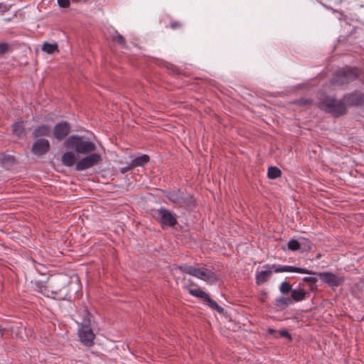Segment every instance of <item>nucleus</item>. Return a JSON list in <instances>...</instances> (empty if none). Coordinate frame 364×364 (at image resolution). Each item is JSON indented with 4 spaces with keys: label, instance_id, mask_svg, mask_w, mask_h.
Here are the masks:
<instances>
[{
    "label": "nucleus",
    "instance_id": "obj_10",
    "mask_svg": "<svg viewBox=\"0 0 364 364\" xmlns=\"http://www.w3.org/2000/svg\"><path fill=\"white\" fill-rule=\"evenodd\" d=\"M313 274L317 275L323 283L326 284L331 288L338 287L340 285H341L345 281L344 277L336 275L330 272H313Z\"/></svg>",
    "mask_w": 364,
    "mask_h": 364
},
{
    "label": "nucleus",
    "instance_id": "obj_17",
    "mask_svg": "<svg viewBox=\"0 0 364 364\" xmlns=\"http://www.w3.org/2000/svg\"><path fill=\"white\" fill-rule=\"evenodd\" d=\"M75 154L76 153L73 150L65 152L61 156L62 164L67 167H71L75 164L76 165L77 161Z\"/></svg>",
    "mask_w": 364,
    "mask_h": 364
},
{
    "label": "nucleus",
    "instance_id": "obj_31",
    "mask_svg": "<svg viewBox=\"0 0 364 364\" xmlns=\"http://www.w3.org/2000/svg\"><path fill=\"white\" fill-rule=\"evenodd\" d=\"M9 48L7 43H0V55L6 53L9 50Z\"/></svg>",
    "mask_w": 364,
    "mask_h": 364
},
{
    "label": "nucleus",
    "instance_id": "obj_18",
    "mask_svg": "<svg viewBox=\"0 0 364 364\" xmlns=\"http://www.w3.org/2000/svg\"><path fill=\"white\" fill-rule=\"evenodd\" d=\"M272 271L265 270L257 272L255 276L256 284L261 285L269 280Z\"/></svg>",
    "mask_w": 364,
    "mask_h": 364
},
{
    "label": "nucleus",
    "instance_id": "obj_30",
    "mask_svg": "<svg viewBox=\"0 0 364 364\" xmlns=\"http://www.w3.org/2000/svg\"><path fill=\"white\" fill-rule=\"evenodd\" d=\"M278 337H284L289 339V341L292 340L291 334L287 330H282L277 332Z\"/></svg>",
    "mask_w": 364,
    "mask_h": 364
},
{
    "label": "nucleus",
    "instance_id": "obj_11",
    "mask_svg": "<svg viewBox=\"0 0 364 364\" xmlns=\"http://www.w3.org/2000/svg\"><path fill=\"white\" fill-rule=\"evenodd\" d=\"M342 100L346 107L364 106V92L355 90L344 95Z\"/></svg>",
    "mask_w": 364,
    "mask_h": 364
},
{
    "label": "nucleus",
    "instance_id": "obj_12",
    "mask_svg": "<svg viewBox=\"0 0 364 364\" xmlns=\"http://www.w3.org/2000/svg\"><path fill=\"white\" fill-rule=\"evenodd\" d=\"M158 221L161 227H173L177 224L176 216L168 209L161 208L157 210Z\"/></svg>",
    "mask_w": 364,
    "mask_h": 364
},
{
    "label": "nucleus",
    "instance_id": "obj_23",
    "mask_svg": "<svg viewBox=\"0 0 364 364\" xmlns=\"http://www.w3.org/2000/svg\"><path fill=\"white\" fill-rule=\"evenodd\" d=\"M42 50L48 54H53L58 52V46L57 43H44L42 46Z\"/></svg>",
    "mask_w": 364,
    "mask_h": 364
},
{
    "label": "nucleus",
    "instance_id": "obj_26",
    "mask_svg": "<svg viewBox=\"0 0 364 364\" xmlns=\"http://www.w3.org/2000/svg\"><path fill=\"white\" fill-rule=\"evenodd\" d=\"M112 41L117 42L120 46L122 48L127 47V43L125 38L119 33L117 31H115V36L112 37Z\"/></svg>",
    "mask_w": 364,
    "mask_h": 364
},
{
    "label": "nucleus",
    "instance_id": "obj_37",
    "mask_svg": "<svg viewBox=\"0 0 364 364\" xmlns=\"http://www.w3.org/2000/svg\"><path fill=\"white\" fill-rule=\"evenodd\" d=\"M267 333H268V334H269V335H274V336L275 338H278L277 331H276V330H274V329H273V328H269L267 329Z\"/></svg>",
    "mask_w": 364,
    "mask_h": 364
},
{
    "label": "nucleus",
    "instance_id": "obj_19",
    "mask_svg": "<svg viewBox=\"0 0 364 364\" xmlns=\"http://www.w3.org/2000/svg\"><path fill=\"white\" fill-rule=\"evenodd\" d=\"M15 159L13 156L0 154V164L2 167L9 168L14 165Z\"/></svg>",
    "mask_w": 364,
    "mask_h": 364
},
{
    "label": "nucleus",
    "instance_id": "obj_5",
    "mask_svg": "<svg viewBox=\"0 0 364 364\" xmlns=\"http://www.w3.org/2000/svg\"><path fill=\"white\" fill-rule=\"evenodd\" d=\"M165 196L171 203L181 208L191 209L196 205L193 196L180 189L166 191Z\"/></svg>",
    "mask_w": 364,
    "mask_h": 364
},
{
    "label": "nucleus",
    "instance_id": "obj_28",
    "mask_svg": "<svg viewBox=\"0 0 364 364\" xmlns=\"http://www.w3.org/2000/svg\"><path fill=\"white\" fill-rule=\"evenodd\" d=\"M291 285L289 282L284 281L281 283L279 286V291L282 294H288L289 292H291Z\"/></svg>",
    "mask_w": 364,
    "mask_h": 364
},
{
    "label": "nucleus",
    "instance_id": "obj_35",
    "mask_svg": "<svg viewBox=\"0 0 364 364\" xmlns=\"http://www.w3.org/2000/svg\"><path fill=\"white\" fill-rule=\"evenodd\" d=\"M11 6L0 3V12L3 14L10 9Z\"/></svg>",
    "mask_w": 364,
    "mask_h": 364
},
{
    "label": "nucleus",
    "instance_id": "obj_9",
    "mask_svg": "<svg viewBox=\"0 0 364 364\" xmlns=\"http://www.w3.org/2000/svg\"><path fill=\"white\" fill-rule=\"evenodd\" d=\"M188 293L196 298L202 299L203 301L206 302V304L213 309L215 310L218 313H223L224 309L218 304V303L213 300L208 294L205 291L201 290L200 289H188Z\"/></svg>",
    "mask_w": 364,
    "mask_h": 364
},
{
    "label": "nucleus",
    "instance_id": "obj_15",
    "mask_svg": "<svg viewBox=\"0 0 364 364\" xmlns=\"http://www.w3.org/2000/svg\"><path fill=\"white\" fill-rule=\"evenodd\" d=\"M270 271L275 273L279 272H296L300 274H314L312 271H310L306 268L296 267L293 266L281 265L274 264L271 266Z\"/></svg>",
    "mask_w": 364,
    "mask_h": 364
},
{
    "label": "nucleus",
    "instance_id": "obj_22",
    "mask_svg": "<svg viewBox=\"0 0 364 364\" xmlns=\"http://www.w3.org/2000/svg\"><path fill=\"white\" fill-rule=\"evenodd\" d=\"M12 132L15 136H16L18 137H21L25 133L23 122L20 121V122H15L12 125Z\"/></svg>",
    "mask_w": 364,
    "mask_h": 364
},
{
    "label": "nucleus",
    "instance_id": "obj_25",
    "mask_svg": "<svg viewBox=\"0 0 364 364\" xmlns=\"http://www.w3.org/2000/svg\"><path fill=\"white\" fill-rule=\"evenodd\" d=\"M282 175L281 170L276 166H271L268 169L267 176L271 179H276Z\"/></svg>",
    "mask_w": 364,
    "mask_h": 364
},
{
    "label": "nucleus",
    "instance_id": "obj_8",
    "mask_svg": "<svg viewBox=\"0 0 364 364\" xmlns=\"http://www.w3.org/2000/svg\"><path fill=\"white\" fill-rule=\"evenodd\" d=\"M79 160L75 166V169L78 171H84L99 164L102 161V156L99 153L94 151Z\"/></svg>",
    "mask_w": 364,
    "mask_h": 364
},
{
    "label": "nucleus",
    "instance_id": "obj_40",
    "mask_svg": "<svg viewBox=\"0 0 364 364\" xmlns=\"http://www.w3.org/2000/svg\"><path fill=\"white\" fill-rule=\"evenodd\" d=\"M12 19H13V17L6 18H4V21H5L6 22H10V21H12Z\"/></svg>",
    "mask_w": 364,
    "mask_h": 364
},
{
    "label": "nucleus",
    "instance_id": "obj_3",
    "mask_svg": "<svg viewBox=\"0 0 364 364\" xmlns=\"http://www.w3.org/2000/svg\"><path fill=\"white\" fill-rule=\"evenodd\" d=\"M82 319L79 323L78 336L80 341L87 347H91L94 345L95 334L91 328L92 315L87 309L82 311Z\"/></svg>",
    "mask_w": 364,
    "mask_h": 364
},
{
    "label": "nucleus",
    "instance_id": "obj_16",
    "mask_svg": "<svg viewBox=\"0 0 364 364\" xmlns=\"http://www.w3.org/2000/svg\"><path fill=\"white\" fill-rule=\"evenodd\" d=\"M50 134V127L47 124H41L34 129L32 132V136L34 139H40L43 136H49Z\"/></svg>",
    "mask_w": 364,
    "mask_h": 364
},
{
    "label": "nucleus",
    "instance_id": "obj_29",
    "mask_svg": "<svg viewBox=\"0 0 364 364\" xmlns=\"http://www.w3.org/2000/svg\"><path fill=\"white\" fill-rule=\"evenodd\" d=\"M313 100L310 98H300L296 100V104L301 106H306L312 104Z\"/></svg>",
    "mask_w": 364,
    "mask_h": 364
},
{
    "label": "nucleus",
    "instance_id": "obj_27",
    "mask_svg": "<svg viewBox=\"0 0 364 364\" xmlns=\"http://www.w3.org/2000/svg\"><path fill=\"white\" fill-rule=\"evenodd\" d=\"M301 245L297 240L291 239L288 242L287 247L289 250L294 252L299 250Z\"/></svg>",
    "mask_w": 364,
    "mask_h": 364
},
{
    "label": "nucleus",
    "instance_id": "obj_4",
    "mask_svg": "<svg viewBox=\"0 0 364 364\" xmlns=\"http://www.w3.org/2000/svg\"><path fill=\"white\" fill-rule=\"evenodd\" d=\"M176 269L181 271V273L187 274L208 283H214L218 281L217 274L211 269L203 267H197L190 265H178Z\"/></svg>",
    "mask_w": 364,
    "mask_h": 364
},
{
    "label": "nucleus",
    "instance_id": "obj_1",
    "mask_svg": "<svg viewBox=\"0 0 364 364\" xmlns=\"http://www.w3.org/2000/svg\"><path fill=\"white\" fill-rule=\"evenodd\" d=\"M320 109L326 113H330L334 117L345 115L348 112L347 107L343 100H338L335 97L322 95L316 103Z\"/></svg>",
    "mask_w": 364,
    "mask_h": 364
},
{
    "label": "nucleus",
    "instance_id": "obj_2",
    "mask_svg": "<svg viewBox=\"0 0 364 364\" xmlns=\"http://www.w3.org/2000/svg\"><path fill=\"white\" fill-rule=\"evenodd\" d=\"M68 150H73L77 154H88L96 150V145L84 136L73 134L69 136L63 143Z\"/></svg>",
    "mask_w": 364,
    "mask_h": 364
},
{
    "label": "nucleus",
    "instance_id": "obj_36",
    "mask_svg": "<svg viewBox=\"0 0 364 364\" xmlns=\"http://www.w3.org/2000/svg\"><path fill=\"white\" fill-rule=\"evenodd\" d=\"M133 168H134L132 167V164L129 163L127 166L121 168L120 172L122 173H125L126 172L132 170Z\"/></svg>",
    "mask_w": 364,
    "mask_h": 364
},
{
    "label": "nucleus",
    "instance_id": "obj_34",
    "mask_svg": "<svg viewBox=\"0 0 364 364\" xmlns=\"http://www.w3.org/2000/svg\"><path fill=\"white\" fill-rule=\"evenodd\" d=\"M59 6L62 8H68L70 6V0H58Z\"/></svg>",
    "mask_w": 364,
    "mask_h": 364
},
{
    "label": "nucleus",
    "instance_id": "obj_38",
    "mask_svg": "<svg viewBox=\"0 0 364 364\" xmlns=\"http://www.w3.org/2000/svg\"><path fill=\"white\" fill-rule=\"evenodd\" d=\"M304 244H306L308 248L310 250L311 249V247L313 245L312 242L308 240H305V243Z\"/></svg>",
    "mask_w": 364,
    "mask_h": 364
},
{
    "label": "nucleus",
    "instance_id": "obj_39",
    "mask_svg": "<svg viewBox=\"0 0 364 364\" xmlns=\"http://www.w3.org/2000/svg\"><path fill=\"white\" fill-rule=\"evenodd\" d=\"M5 328L0 325V338H2L4 333Z\"/></svg>",
    "mask_w": 364,
    "mask_h": 364
},
{
    "label": "nucleus",
    "instance_id": "obj_32",
    "mask_svg": "<svg viewBox=\"0 0 364 364\" xmlns=\"http://www.w3.org/2000/svg\"><path fill=\"white\" fill-rule=\"evenodd\" d=\"M303 281L310 284H314L317 282V279L313 277H305L303 278Z\"/></svg>",
    "mask_w": 364,
    "mask_h": 364
},
{
    "label": "nucleus",
    "instance_id": "obj_20",
    "mask_svg": "<svg viewBox=\"0 0 364 364\" xmlns=\"http://www.w3.org/2000/svg\"><path fill=\"white\" fill-rule=\"evenodd\" d=\"M149 161V156L146 154H143L141 156H137L131 161V164L133 168L137 166H141Z\"/></svg>",
    "mask_w": 364,
    "mask_h": 364
},
{
    "label": "nucleus",
    "instance_id": "obj_7",
    "mask_svg": "<svg viewBox=\"0 0 364 364\" xmlns=\"http://www.w3.org/2000/svg\"><path fill=\"white\" fill-rule=\"evenodd\" d=\"M38 288L41 293L54 299H63L66 296V294H62L65 285L63 284H58L55 281H49L45 285L38 286Z\"/></svg>",
    "mask_w": 364,
    "mask_h": 364
},
{
    "label": "nucleus",
    "instance_id": "obj_41",
    "mask_svg": "<svg viewBox=\"0 0 364 364\" xmlns=\"http://www.w3.org/2000/svg\"><path fill=\"white\" fill-rule=\"evenodd\" d=\"M269 267V264H266V265L264 266V267Z\"/></svg>",
    "mask_w": 364,
    "mask_h": 364
},
{
    "label": "nucleus",
    "instance_id": "obj_33",
    "mask_svg": "<svg viewBox=\"0 0 364 364\" xmlns=\"http://www.w3.org/2000/svg\"><path fill=\"white\" fill-rule=\"evenodd\" d=\"M182 23L179 21H172L170 23V28L173 30H175V29H177V28H180L182 27Z\"/></svg>",
    "mask_w": 364,
    "mask_h": 364
},
{
    "label": "nucleus",
    "instance_id": "obj_21",
    "mask_svg": "<svg viewBox=\"0 0 364 364\" xmlns=\"http://www.w3.org/2000/svg\"><path fill=\"white\" fill-rule=\"evenodd\" d=\"M306 292L304 289H292L291 291V299L296 302L305 299Z\"/></svg>",
    "mask_w": 364,
    "mask_h": 364
},
{
    "label": "nucleus",
    "instance_id": "obj_24",
    "mask_svg": "<svg viewBox=\"0 0 364 364\" xmlns=\"http://www.w3.org/2000/svg\"><path fill=\"white\" fill-rule=\"evenodd\" d=\"M291 303V299L289 297H279L275 299L274 304L276 306L279 308H284L288 306Z\"/></svg>",
    "mask_w": 364,
    "mask_h": 364
},
{
    "label": "nucleus",
    "instance_id": "obj_14",
    "mask_svg": "<svg viewBox=\"0 0 364 364\" xmlns=\"http://www.w3.org/2000/svg\"><path fill=\"white\" fill-rule=\"evenodd\" d=\"M50 149V144L48 139L44 138L37 139L32 145L31 152L36 156H43L47 154Z\"/></svg>",
    "mask_w": 364,
    "mask_h": 364
},
{
    "label": "nucleus",
    "instance_id": "obj_13",
    "mask_svg": "<svg viewBox=\"0 0 364 364\" xmlns=\"http://www.w3.org/2000/svg\"><path fill=\"white\" fill-rule=\"evenodd\" d=\"M71 132V126L66 121H62L55 124L53 129L54 138L58 141L65 140Z\"/></svg>",
    "mask_w": 364,
    "mask_h": 364
},
{
    "label": "nucleus",
    "instance_id": "obj_6",
    "mask_svg": "<svg viewBox=\"0 0 364 364\" xmlns=\"http://www.w3.org/2000/svg\"><path fill=\"white\" fill-rule=\"evenodd\" d=\"M358 68H346L338 70L331 79L333 85H343L355 80L359 76Z\"/></svg>",
    "mask_w": 364,
    "mask_h": 364
}]
</instances>
